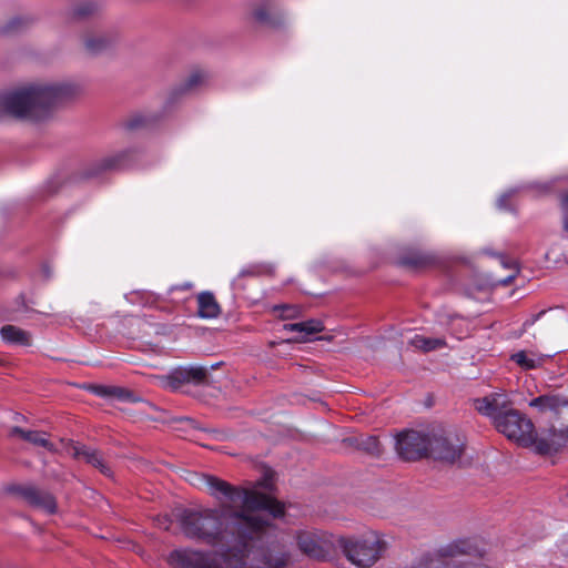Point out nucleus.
<instances>
[{"label":"nucleus","mask_w":568,"mask_h":568,"mask_svg":"<svg viewBox=\"0 0 568 568\" xmlns=\"http://www.w3.org/2000/svg\"><path fill=\"white\" fill-rule=\"evenodd\" d=\"M193 485L204 487L214 498L230 504L220 508L184 510L179 523L182 532L199 539L222 552L200 551L189 548L175 549L169 564L178 568H222V562L234 558L237 568H246L250 541L270 525V520L284 515V506L272 497V479L264 478L253 489H242L210 475H195ZM287 556H267L260 568H285Z\"/></svg>","instance_id":"f257e3e1"},{"label":"nucleus","mask_w":568,"mask_h":568,"mask_svg":"<svg viewBox=\"0 0 568 568\" xmlns=\"http://www.w3.org/2000/svg\"><path fill=\"white\" fill-rule=\"evenodd\" d=\"M78 92L79 87L70 82L31 83L0 94V110L17 118L40 121Z\"/></svg>","instance_id":"f03ea898"},{"label":"nucleus","mask_w":568,"mask_h":568,"mask_svg":"<svg viewBox=\"0 0 568 568\" xmlns=\"http://www.w3.org/2000/svg\"><path fill=\"white\" fill-rule=\"evenodd\" d=\"M495 427L508 439L525 447L532 446L544 455L556 453L568 445V426L560 429L551 427L537 435L532 422L514 408Z\"/></svg>","instance_id":"7ed1b4c3"},{"label":"nucleus","mask_w":568,"mask_h":568,"mask_svg":"<svg viewBox=\"0 0 568 568\" xmlns=\"http://www.w3.org/2000/svg\"><path fill=\"white\" fill-rule=\"evenodd\" d=\"M387 547L385 536L376 530L338 537V554L357 568L373 567L383 557Z\"/></svg>","instance_id":"20e7f679"},{"label":"nucleus","mask_w":568,"mask_h":568,"mask_svg":"<svg viewBox=\"0 0 568 568\" xmlns=\"http://www.w3.org/2000/svg\"><path fill=\"white\" fill-rule=\"evenodd\" d=\"M338 537L328 531L311 529L298 531L296 541L300 550L310 558L329 560L338 555Z\"/></svg>","instance_id":"39448f33"},{"label":"nucleus","mask_w":568,"mask_h":568,"mask_svg":"<svg viewBox=\"0 0 568 568\" xmlns=\"http://www.w3.org/2000/svg\"><path fill=\"white\" fill-rule=\"evenodd\" d=\"M429 447L430 437L424 433L407 429L396 436V452L405 460H416L424 457Z\"/></svg>","instance_id":"423d86ee"},{"label":"nucleus","mask_w":568,"mask_h":568,"mask_svg":"<svg viewBox=\"0 0 568 568\" xmlns=\"http://www.w3.org/2000/svg\"><path fill=\"white\" fill-rule=\"evenodd\" d=\"M511 405V400L504 392H495L474 400L475 409L490 418L495 426L513 409Z\"/></svg>","instance_id":"0eeeda50"},{"label":"nucleus","mask_w":568,"mask_h":568,"mask_svg":"<svg viewBox=\"0 0 568 568\" xmlns=\"http://www.w3.org/2000/svg\"><path fill=\"white\" fill-rule=\"evenodd\" d=\"M476 551L474 541L469 538H458L439 546L429 561L428 568H438L439 564L448 568L447 560L456 559L462 556L471 555Z\"/></svg>","instance_id":"6e6552de"},{"label":"nucleus","mask_w":568,"mask_h":568,"mask_svg":"<svg viewBox=\"0 0 568 568\" xmlns=\"http://www.w3.org/2000/svg\"><path fill=\"white\" fill-rule=\"evenodd\" d=\"M464 439L457 434L433 436L429 450L437 458L446 462H455L463 453Z\"/></svg>","instance_id":"1a4fd4ad"},{"label":"nucleus","mask_w":568,"mask_h":568,"mask_svg":"<svg viewBox=\"0 0 568 568\" xmlns=\"http://www.w3.org/2000/svg\"><path fill=\"white\" fill-rule=\"evenodd\" d=\"M61 443L64 444V449L67 454H69L73 458L83 460L92 465L105 476L110 477L112 475L110 467L104 462L102 455L98 450L91 447H87L84 445L75 444L73 442L64 443L63 440H61Z\"/></svg>","instance_id":"9d476101"},{"label":"nucleus","mask_w":568,"mask_h":568,"mask_svg":"<svg viewBox=\"0 0 568 568\" xmlns=\"http://www.w3.org/2000/svg\"><path fill=\"white\" fill-rule=\"evenodd\" d=\"M12 491L34 508L41 509L48 514L55 513V499L47 491L39 490L33 486H18L12 488Z\"/></svg>","instance_id":"9b49d317"},{"label":"nucleus","mask_w":568,"mask_h":568,"mask_svg":"<svg viewBox=\"0 0 568 568\" xmlns=\"http://www.w3.org/2000/svg\"><path fill=\"white\" fill-rule=\"evenodd\" d=\"M10 437H20L22 440L37 447H43L49 452H55V446L49 440L48 434L39 430H29L14 426L9 432Z\"/></svg>","instance_id":"f8f14e48"},{"label":"nucleus","mask_w":568,"mask_h":568,"mask_svg":"<svg viewBox=\"0 0 568 568\" xmlns=\"http://www.w3.org/2000/svg\"><path fill=\"white\" fill-rule=\"evenodd\" d=\"M283 329L286 332L298 333L296 342H307L311 336L323 332L324 325L320 320H308L298 323L284 324Z\"/></svg>","instance_id":"ddd939ff"},{"label":"nucleus","mask_w":568,"mask_h":568,"mask_svg":"<svg viewBox=\"0 0 568 568\" xmlns=\"http://www.w3.org/2000/svg\"><path fill=\"white\" fill-rule=\"evenodd\" d=\"M221 307L211 292H202L197 295V316L204 320L216 318Z\"/></svg>","instance_id":"4468645a"},{"label":"nucleus","mask_w":568,"mask_h":568,"mask_svg":"<svg viewBox=\"0 0 568 568\" xmlns=\"http://www.w3.org/2000/svg\"><path fill=\"white\" fill-rule=\"evenodd\" d=\"M529 406L539 412L559 413L562 407L568 406V402L557 395H541L529 402Z\"/></svg>","instance_id":"2eb2a0df"},{"label":"nucleus","mask_w":568,"mask_h":568,"mask_svg":"<svg viewBox=\"0 0 568 568\" xmlns=\"http://www.w3.org/2000/svg\"><path fill=\"white\" fill-rule=\"evenodd\" d=\"M0 335L2 339L8 344H16V345H22L28 346L30 345V335L13 325H6L0 329Z\"/></svg>","instance_id":"dca6fc26"},{"label":"nucleus","mask_w":568,"mask_h":568,"mask_svg":"<svg viewBox=\"0 0 568 568\" xmlns=\"http://www.w3.org/2000/svg\"><path fill=\"white\" fill-rule=\"evenodd\" d=\"M159 384L170 390H176L189 383L183 367L172 369L169 374L158 377Z\"/></svg>","instance_id":"f3484780"},{"label":"nucleus","mask_w":568,"mask_h":568,"mask_svg":"<svg viewBox=\"0 0 568 568\" xmlns=\"http://www.w3.org/2000/svg\"><path fill=\"white\" fill-rule=\"evenodd\" d=\"M409 344L423 352H432L435 349L443 348L446 345V342L444 338L439 337H427L424 335L416 334L414 337L410 338Z\"/></svg>","instance_id":"a211bd4d"},{"label":"nucleus","mask_w":568,"mask_h":568,"mask_svg":"<svg viewBox=\"0 0 568 568\" xmlns=\"http://www.w3.org/2000/svg\"><path fill=\"white\" fill-rule=\"evenodd\" d=\"M511 359L524 369H535L542 365L545 356L519 351L511 355Z\"/></svg>","instance_id":"6ab92c4d"},{"label":"nucleus","mask_w":568,"mask_h":568,"mask_svg":"<svg viewBox=\"0 0 568 568\" xmlns=\"http://www.w3.org/2000/svg\"><path fill=\"white\" fill-rule=\"evenodd\" d=\"M205 81L206 74L203 71L193 70L180 85L179 91L181 93L191 92L201 87L202 84H204Z\"/></svg>","instance_id":"aec40b11"},{"label":"nucleus","mask_w":568,"mask_h":568,"mask_svg":"<svg viewBox=\"0 0 568 568\" xmlns=\"http://www.w3.org/2000/svg\"><path fill=\"white\" fill-rule=\"evenodd\" d=\"M189 383H200L206 376V369L201 366L183 367Z\"/></svg>","instance_id":"412c9836"},{"label":"nucleus","mask_w":568,"mask_h":568,"mask_svg":"<svg viewBox=\"0 0 568 568\" xmlns=\"http://www.w3.org/2000/svg\"><path fill=\"white\" fill-rule=\"evenodd\" d=\"M499 258L503 267L513 271L507 277L498 281L501 285H508L516 277L519 271L515 261L507 260L505 256H500Z\"/></svg>","instance_id":"4be33fe9"},{"label":"nucleus","mask_w":568,"mask_h":568,"mask_svg":"<svg viewBox=\"0 0 568 568\" xmlns=\"http://www.w3.org/2000/svg\"><path fill=\"white\" fill-rule=\"evenodd\" d=\"M359 447L369 454H379V440L375 436H367L358 444Z\"/></svg>","instance_id":"5701e85b"},{"label":"nucleus","mask_w":568,"mask_h":568,"mask_svg":"<svg viewBox=\"0 0 568 568\" xmlns=\"http://www.w3.org/2000/svg\"><path fill=\"white\" fill-rule=\"evenodd\" d=\"M84 44L88 51L95 53L105 47V40L101 37L88 38Z\"/></svg>","instance_id":"b1692460"},{"label":"nucleus","mask_w":568,"mask_h":568,"mask_svg":"<svg viewBox=\"0 0 568 568\" xmlns=\"http://www.w3.org/2000/svg\"><path fill=\"white\" fill-rule=\"evenodd\" d=\"M112 398H116V399H120L123 402L134 400V396L130 390L122 388V387H115V386H114V392H112Z\"/></svg>","instance_id":"393cba45"},{"label":"nucleus","mask_w":568,"mask_h":568,"mask_svg":"<svg viewBox=\"0 0 568 568\" xmlns=\"http://www.w3.org/2000/svg\"><path fill=\"white\" fill-rule=\"evenodd\" d=\"M95 10V6L91 2L81 3L74 10V14L78 17H85L91 14Z\"/></svg>","instance_id":"a878e982"},{"label":"nucleus","mask_w":568,"mask_h":568,"mask_svg":"<svg viewBox=\"0 0 568 568\" xmlns=\"http://www.w3.org/2000/svg\"><path fill=\"white\" fill-rule=\"evenodd\" d=\"M112 392H114V386H98V387H95V393L102 397L112 398Z\"/></svg>","instance_id":"bb28decb"},{"label":"nucleus","mask_w":568,"mask_h":568,"mask_svg":"<svg viewBox=\"0 0 568 568\" xmlns=\"http://www.w3.org/2000/svg\"><path fill=\"white\" fill-rule=\"evenodd\" d=\"M557 549L564 557H568V536L560 539L557 544Z\"/></svg>","instance_id":"cd10ccee"},{"label":"nucleus","mask_w":568,"mask_h":568,"mask_svg":"<svg viewBox=\"0 0 568 568\" xmlns=\"http://www.w3.org/2000/svg\"><path fill=\"white\" fill-rule=\"evenodd\" d=\"M253 16H254V19L260 22H266L268 19L267 12L263 8L254 10Z\"/></svg>","instance_id":"c85d7f7f"},{"label":"nucleus","mask_w":568,"mask_h":568,"mask_svg":"<svg viewBox=\"0 0 568 568\" xmlns=\"http://www.w3.org/2000/svg\"><path fill=\"white\" fill-rule=\"evenodd\" d=\"M510 196H511V192H507V193H504L503 195H500L497 201L498 207L501 210H506L508 207L507 201L510 199Z\"/></svg>","instance_id":"c756f323"},{"label":"nucleus","mask_w":568,"mask_h":568,"mask_svg":"<svg viewBox=\"0 0 568 568\" xmlns=\"http://www.w3.org/2000/svg\"><path fill=\"white\" fill-rule=\"evenodd\" d=\"M562 209H564V226H565V230L568 231V196L564 199Z\"/></svg>","instance_id":"7c9ffc66"},{"label":"nucleus","mask_w":568,"mask_h":568,"mask_svg":"<svg viewBox=\"0 0 568 568\" xmlns=\"http://www.w3.org/2000/svg\"><path fill=\"white\" fill-rule=\"evenodd\" d=\"M159 527L160 528H163V529H169L170 528V520L166 516H164L163 518H159Z\"/></svg>","instance_id":"2f4dec72"},{"label":"nucleus","mask_w":568,"mask_h":568,"mask_svg":"<svg viewBox=\"0 0 568 568\" xmlns=\"http://www.w3.org/2000/svg\"><path fill=\"white\" fill-rule=\"evenodd\" d=\"M21 23V19L20 18H16V19H12L10 21V23L8 24L7 29L8 30H12L16 28L17 24H20Z\"/></svg>","instance_id":"473e14b6"}]
</instances>
